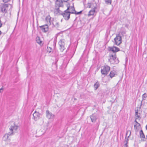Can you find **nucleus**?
Masks as SVG:
<instances>
[{"label":"nucleus","mask_w":147,"mask_h":147,"mask_svg":"<svg viewBox=\"0 0 147 147\" xmlns=\"http://www.w3.org/2000/svg\"><path fill=\"white\" fill-rule=\"evenodd\" d=\"M63 2L61 0H57L55 2V8L54 12L56 14H58V12L61 13V11L59 9V7H63Z\"/></svg>","instance_id":"1"},{"label":"nucleus","mask_w":147,"mask_h":147,"mask_svg":"<svg viewBox=\"0 0 147 147\" xmlns=\"http://www.w3.org/2000/svg\"><path fill=\"white\" fill-rule=\"evenodd\" d=\"M67 9L64 11L63 13L62 11H61V13L58 12V14L62 15L64 19L66 20H67L69 19L70 15L69 11L70 8V4L68 3L67 4Z\"/></svg>","instance_id":"2"},{"label":"nucleus","mask_w":147,"mask_h":147,"mask_svg":"<svg viewBox=\"0 0 147 147\" xmlns=\"http://www.w3.org/2000/svg\"><path fill=\"white\" fill-rule=\"evenodd\" d=\"M109 56V61L111 64H117L119 63V61L118 59L117 58L116 53L110 54Z\"/></svg>","instance_id":"3"},{"label":"nucleus","mask_w":147,"mask_h":147,"mask_svg":"<svg viewBox=\"0 0 147 147\" xmlns=\"http://www.w3.org/2000/svg\"><path fill=\"white\" fill-rule=\"evenodd\" d=\"M142 105V100L141 101L140 103V106L139 107H137V109H135V119H138L140 120L141 117H140L141 113V111H140V110L141 109V107Z\"/></svg>","instance_id":"4"},{"label":"nucleus","mask_w":147,"mask_h":147,"mask_svg":"<svg viewBox=\"0 0 147 147\" xmlns=\"http://www.w3.org/2000/svg\"><path fill=\"white\" fill-rule=\"evenodd\" d=\"M101 68V74H108L110 70V67L107 65L102 67Z\"/></svg>","instance_id":"5"},{"label":"nucleus","mask_w":147,"mask_h":147,"mask_svg":"<svg viewBox=\"0 0 147 147\" xmlns=\"http://www.w3.org/2000/svg\"><path fill=\"white\" fill-rule=\"evenodd\" d=\"M114 40L115 42V44L117 45H119L121 43V37L119 35V34L117 35Z\"/></svg>","instance_id":"6"},{"label":"nucleus","mask_w":147,"mask_h":147,"mask_svg":"<svg viewBox=\"0 0 147 147\" xmlns=\"http://www.w3.org/2000/svg\"><path fill=\"white\" fill-rule=\"evenodd\" d=\"M108 49V51H112L114 53H115L117 52L120 51V49L119 48L114 46L109 47Z\"/></svg>","instance_id":"7"},{"label":"nucleus","mask_w":147,"mask_h":147,"mask_svg":"<svg viewBox=\"0 0 147 147\" xmlns=\"http://www.w3.org/2000/svg\"><path fill=\"white\" fill-rule=\"evenodd\" d=\"M13 135V132H9L7 134H6L4 135L3 137V140L4 141L10 140V139L8 138L9 136Z\"/></svg>","instance_id":"8"},{"label":"nucleus","mask_w":147,"mask_h":147,"mask_svg":"<svg viewBox=\"0 0 147 147\" xmlns=\"http://www.w3.org/2000/svg\"><path fill=\"white\" fill-rule=\"evenodd\" d=\"M59 45L60 47V49L61 51L63 52V50L65 49V43L64 40H61L59 42Z\"/></svg>","instance_id":"9"},{"label":"nucleus","mask_w":147,"mask_h":147,"mask_svg":"<svg viewBox=\"0 0 147 147\" xmlns=\"http://www.w3.org/2000/svg\"><path fill=\"white\" fill-rule=\"evenodd\" d=\"M33 115L34 119L36 121L40 118L41 114L39 113L38 112H37L36 111H35L33 114Z\"/></svg>","instance_id":"10"},{"label":"nucleus","mask_w":147,"mask_h":147,"mask_svg":"<svg viewBox=\"0 0 147 147\" xmlns=\"http://www.w3.org/2000/svg\"><path fill=\"white\" fill-rule=\"evenodd\" d=\"M18 126L14 124L13 125H11L9 128L10 132H13V135L14 134V131H17L18 129Z\"/></svg>","instance_id":"11"},{"label":"nucleus","mask_w":147,"mask_h":147,"mask_svg":"<svg viewBox=\"0 0 147 147\" xmlns=\"http://www.w3.org/2000/svg\"><path fill=\"white\" fill-rule=\"evenodd\" d=\"M131 132L130 131H127L126 133V137L125 140V145H128V138L131 135Z\"/></svg>","instance_id":"12"},{"label":"nucleus","mask_w":147,"mask_h":147,"mask_svg":"<svg viewBox=\"0 0 147 147\" xmlns=\"http://www.w3.org/2000/svg\"><path fill=\"white\" fill-rule=\"evenodd\" d=\"M46 116L49 119H53L54 117V115L51 112H49L48 110L46 111Z\"/></svg>","instance_id":"13"},{"label":"nucleus","mask_w":147,"mask_h":147,"mask_svg":"<svg viewBox=\"0 0 147 147\" xmlns=\"http://www.w3.org/2000/svg\"><path fill=\"white\" fill-rule=\"evenodd\" d=\"M42 31L43 32H46L48 30V26L47 24L40 26Z\"/></svg>","instance_id":"14"},{"label":"nucleus","mask_w":147,"mask_h":147,"mask_svg":"<svg viewBox=\"0 0 147 147\" xmlns=\"http://www.w3.org/2000/svg\"><path fill=\"white\" fill-rule=\"evenodd\" d=\"M90 118L91 119V121L92 122H95L96 120L97 119L98 117L96 114H93L92 115L90 116Z\"/></svg>","instance_id":"15"},{"label":"nucleus","mask_w":147,"mask_h":147,"mask_svg":"<svg viewBox=\"0 0 147 147\" xmlns=\"http://www.w3.org/2000/svg\"><path fill=\"white\" fill-rule=\"evenodd\" d=\"M107 74H102L104 75V76L102 77V81L103 82H107L109 80V77L108 75H107Z\"/></svg>","instance_id":"16"},{"label":"nucleus","mask_w":147,"mask_h":147,"mask_svg":"<svg viewBox=\"0 0 147 147\" xmlns=\"http://www.w3.org/2000/svg\"><path fill=\"white\" fill-rule=\"evenodd\" d=\"M96 9V7H95L91 10H90L88 14V16H90L91 15H93L94 14V13L95 11V9Z\"/></svg>","instance_id":"17"},{"label":"nucleus","mask_w":147,"mask_h":147,"mask_svg":"<svg viewBox=\"0 0 147 147\" xmlns=\"http://www.w3.org/2000/svg\"><path fill=\"white\" fill-rule=\"evenodd\" d=\"M70 11L69 12L70 13H74V12H75V11H76L75 8L74 7V3H73V6H72L70 7V8L69 9Z\"/></svg>","instance_id":"18"},{"label":"nucleus","mask_w":147,"mask_h":147,"mask_svg":"<svg viewBox=\"0 0 147 147\" xmlns=\"http://www.w3.org/2000/svg\"><path fill=\"white\" fill-rule=\"evenodd\" d=\"M100 86L99 83L97 82L94 85V88L95 90H96Z\"/></svg>","instance_id":"19"},{"label":"nucleus","mask_w":147,"mask_h":147,"mask_svg":"<svg viewBox=\"0 0 147 147\" xmlns=\"http://www.w3.org/2000/svg\"><path fill=\"white\" fill-rule=\"evenodd\" d=\"M1 11L3 13H6L7 11V10L6 9V8L2 6L1 7Z\"/></svg>","instance_id":"20"},{"label":"nucleus","mask_w":147,"mask_h":147,"mask_svg":"<svg viewBox=\"0 0 147 147\" xmlns=\"http://www.w3.org/2000/svg\"><path fill=\"white\" fill-rule=\"evenodd\" d=\"M140 137L141 138H145V135L142 130L140 131Z\"/></svg>","instance_id":"21"},{"label":"nucleus","mask_w":147,"mask_h":147,"mask_svg":"<svg viewBox=\"0 0 147 147\" xmlns=\"http://www.w3.org/2000/svg\"><path fill=\"white\" fill-rule=\"evenodd\" d=\"M45 20L47 22H49L50 24H51L50 23V20H51V17L49 16H47L45 18Z\"/></svg>","instance_id":"22"},{"label":"nucleus","mask_w":147,"mask_h":147,"mask_svg":"<svg viewBox=\"0 0 147 147\" xmlns=\"http://www.w3.org/2000/svg\"><path fill=\"white\" fill-rule=\"evenodd\" d=\"M105 2L106 4L111 5L112 3V0H105Z\"/></svg>","instance_id":"23"},{"label":"nucleus","mask_w":147,"mask_h":147,"mask_svg":"<svg viewBox=\"0 0 147 147\" xmlns=\"http://www.w3.org/2000/svg\"><path fill=\"white\" fill-rule=\"evenodd\" d=\"M36 40L37 43L40 44L41 43V41L40 40L39 37H37L36 38Z\"/></svg>","instance_id":"24"},{"label":"nucleus","mask_w":147,"mask_h":147,"mask_svg":"<svg viewBox=\"0 0 147 147\" xmlns=\"http://www.w3.org/2000/svg\"><path fill=\"white\" fill-rule=\"evenodd\" d=\"M52 50V48L49 47H47V52L49 53H50L51 52Z\"/></svg>","instance_id":"25"},{"label":"nucleus","mask_w":147,"mask_h":147,"mask_svg":"<svg viewBox=\"0 0 147 147\" xmlns=\"http://www.w3.org/2000/svg\"><path fill=\"white\" fill-rule=\"evenodd\" d=\"M147 97V95L146 93H144L142 95V100H144V98H146Z\"/></svg>","instance_id":"26"},{"label":"nucleus","mask_w":147,"mask_h":147,"mask_svg":"<svg viewBox=\"0 0 147 147\" xmlns=\"http://www.w3.org/2000/svg\"><path fill=\"white\" fill-rule=\"evenodd\" d=\"M82 12V11H80V12H77L76 11H75V12H74V13L76 15L80 14H81Z\"/></svg>","instance_id":"27"},{"label":"nucleus","mask_w":147,"mask_h":147,"mask_svg":"<svg viewBox=\"0 0 147 147\" xmlns=\"http://www.w3.org/2000/svg\"><path fill=\"white\" fill-rule=\"evenodd\" d=\"M115 74H109L108 76L109 77L111 78H112L113 77H114Z\"/></svg>","instance_id":"28"},{"label":"nucleus","mask_w":147,"mask_h":147,"mask_svg":"<svg viewBox=\"0 0 147 147\" xmlns=\"http://www.w3.org/2000/svg\"><path fill=\"white\" fill-rule=\"evenodd\" d=\"M5 8L7 7H8V5L6 4H4L2 5Z\"/></svg>","instance_id":"29"},{"label":"nucleus","mask_w":147,"mask_h":147,"mask_svg":"<svg viewBox=\"0 0 147 147\" xmlns=\"http://www.w3.org/2000/svg\"><path fill=\"white\" fill-rule=\"evenodd\" d=\"M91 3H88L87 4V7L90 8L91 7Z\"/></svg>","instance_id":"30"},{"label":"nucleus","mask_w":147,"mask_h":147,"mask_svg":"<svg viewBox=\"0 0 147 147\" xmlns=\"http://www.w3.org/2000/svg\"><path fill=\"white\" fill-rule=\"evenodd\" d=\"M136 119H135V122H136V124H138L139 126H140V124L139 123H138V122L136 120Z\"/></svg>","instance_id":"31"},{"label":"nucleus","mask_w":147,"mask_h":147,"mask_svg":"<svg viewBox=\"0 0 147 147\" xmlns=\"http://www.w3.org/2000/svg\"><path fill=\"white\" fill-rule=\"evenodd\" d=\"M9 1V0H3V2L4 3H7Z\"/></svg>","instance_id":"32"},{"label":"nucleus","mask_w":147,"mask_h":147,"mask_svg":"<svg viewBox=\"0 0 147 147\" xmlns=\"http://www.w3.org/2000/svg\"><path fill=\"white\" fill-rule=\"evenodd\" d=\"M134 127L135 129H137V127H136V125H134Z\"/></svg>","instance_id":"33"},{"label":"nucleus","mask_w":147,"mask_h":147,"mask_svg":"<svg viewBox=\"0 0 147 147\" xmlns=\"http://www.w3.org/2000/svg\"><path fill=\"white\" fill-rule=\"evenodd\" d=\"M124 147H129L128 145L124 144Z\"/></svg>","instance_id":"34"},{"label":"nucleus","mask_w":147,"mask_h":147,"mask_svg":"<svg viewBox=\"0 0 147 147\" xmlns=\"http://www.w3.org/2000/svg\"><path fill=\"white\" fill-rule=\"evenodd\" d=\"M59 25V23L58 22H56L55 23V26H58Z\"/></svg>","instance_id":"35"},{"label":"nucleus","mask_w":147,"mask_h":147,"mask_svg":"<svg viewBox=\"0 0 147 147\" xmlns=\"http://www.w3.org/2000/svg\"><path fill=\"white\" fill-rule=\"evenodd\" d=\"M3 90V89L2 87L1 88H0V93L1 92L2 90Z\"/></svg>","instance_id":"36"},{"label":"nucleus","mask_w":147,"mask_h":147,"mask_svg":"<svg viewBox=\"0 0 147 147\" xmlns=\"http://www.w3.org/2000/svg\"><path fill=\"white\" fill-rule=\"evenodd\" d=\"M74 51L72 53V56L71 57V58H72V57L73 56V55L74 54Z\"/></svg>","instance_id":"37"},{"label":"nucleus","mask_w":147,"mask_h":147,"mask_svg":"<svg viewBox=\"0 0 147 147\" xmlns=\"http://www.w3.org/2000/svg\"><path fill=\"white\" fill-rule=\"evenodd\" d=\"M56 42V40H55L54 41V44H55Z\"/></svg>","instance_id":"38"},{"label":"nucleus","mask_w":147,"mask_h":147,"mask_svg":"<svg viewBox=\"0 0 147 147\" xmlns=\"http://www.w3.org/2000/svg\"><path fill=\"white\" fill-rule=\"evenodd\" d=\"M64 2H67L69 0H63Z\"/></svg>","instance_id":"39"},{"label":"nucleus","mask_w":147,"mask_h":147,"mask_svg":"<svg viewBox=\"0 0 147 147\" xmlns=\"http://www.w3.org/2000/svg\"><path fill=\"white\" fill-rule=\"evenodd\" d=\"M109 74H114V72H112V71H111L110 72V73H109Z\"/></svg>","instance_id":"40"},{"label":"nucleus","mask_w":147,"mask_h":147,"mask_svg":"<svg viewBox=\"0 0 147 147\" xmlns=\"http://www.w3.org/2000/svg\"><path fill=\"white\" fill-rule=\"evenodd\" d=\"M146 130H147V125L146 126Z\"/></svg>","instance_id":"41"},{"label":"nucleus","mask_w":147,"mask_h":147,"mask_svg":"<svg viewBox=\"0 0 147 147\" xmlns=\"http://www.w3.org/2000/svg\"><path fill=\"white\" fill-rule=\"evenodd\" d=\"M1 34V31L0 30V35Z\"/></svg>","instance_id":"42"},{"label":"nucleus","mask_w":147,"mask_h":147,"mask_svg":"<svg viewBox=\"0 0 147 147\" xmlns=\"http://www.w3.org/2000/svg\"><path fill=\"white\" fill-rule=\"evenodd\" d=\"M146 139L147 140V135L146 136Z\"/></svg>","instance_id":"43"}]
</instances>
